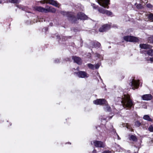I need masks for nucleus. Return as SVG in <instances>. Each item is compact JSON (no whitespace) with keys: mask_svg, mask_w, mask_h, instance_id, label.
<instances>
[{"mask_svg":"<svg viewBox=\"0 0 153 153\" xmlns=\"http://www.w3.org/2000/svg\"><path fill=\"white\" fill-rule=\"evenodd\" d=\"M149 130L151 131H153V126L152 125L150 126L149 128Z\"/></svg>","mask_w":153,"mask_h":153,"instance_id":"c85d7f7f","label":"nucleus"},{"mask_svg":"<svg viewBox=\"0 0 153 153\" xmlns=\"http://www.w3.org/2000/svg\"><path fill=\"white\" fill-rule=\"evenodd\" d=\"M137 7L138 9H141L142 7V6L141 4H138L137 5Z\"/></svg>","mask_w":153,"mask_h":153,"instance_id":"2f4dec72","label":"nucleus"},{"mask_svg":"<svg viewBox=\"0 0 153 153\" xmlns=\"http://www.w3.org/2000/svg\"><path fill=\"white\" fill-rule=\"evenodd\" d=\"M9 2L13 3H17L19 2L20 0H9Z\"/></svg>","mask_w":153,"mask_h":153,"instance_id":"393cba45","label":"nucleus"},{"mask_svg":"<svg viewBox=\"0 0 153 153\" xmlns=\"http://www.w3.org/2000/svg\"><path fill=\"white\" fill-rule=\"evenodd\" d=\"M121 103L124 108H130L133 105V102L130 99V97L129 95H124V97L123 98Z\"/></svg>","mask_w":153,"mask_h":153,"instance_id":"f257e3e1","label":"nucleus"},{"mask_svg":"<svg viewBox=\"0 0 153 153\" xmlns=\"http://www.w3.org/2000/svg\"><path fill=\"white\" fill-rule=\"evenodd\" d=\"M62 13L64 15L68 17H72V19L71 21L73 22H75V20H74V19H75V18L73 16L72 13L63 11L62 12Z\"/></svg>","mask_w":153,"mask_h":153,"instance_id":"f8f14e48","label":"nucleus"},{"mask_svg":"<svg viewBox=\"0 0 153 153\" xmlns=\"http://www.w3.org/2000/svg\"><path fill=\"white\" fill-rule=\"evenodd\" d=\"M117 134V139L118 140H120V138L119 137V136Z\"/></svg>","mask_w":153,"mask_h":153,"instance_id":"58836bf2","label":"nucleus"},{"mask_svg":"<svg viewBox=\"0 0 153 153\" xmlns=\"http://www.w3.org/2000/svg\"><path fill=\"white\" fill-rule=\"evenodd\" d=\"M2 2V1H0V4Z\"/></svg>","mask_w":153,"mask_h":153,"instance_id":"a19ab883","label":"nucleus"},{"mask_svg":"<svg viewBox=\"0 0 153 153\" xmlns=\"http://www.w3.org/2000/svg\"><path fill=\"white\" fill-rule=\"evenodd\" d=\"M143 118L144 119L149 121H152L153 120L149 116L147 115H145Z\"/></svg>","mask_w":153,"mask_h":153,"instance_id":"f3484780","label":"nucleus"},{"mask_svg":"<svg viewBox=\"0 0 153 153\" xmlns=\"http://www.w3.org/2000/svg\"><path fill=\"white\" fill-rule=\"evenodd\" d=\"M117 147H118V149H119V148L120 149H120H119L118 151L119 152L121 151V148L119 146H118Z\"/></svg>","mask_w":153,"mask_h":153,"instance_id":"e433bc0d","label":"nucleus"},{"mask_svg":"<svg viewBox=\"0 0 153 153\" xmlns=\"http://www.w3.org/2000/svg\"><path fill=\"white\" fill-rule=\"evenodd\" d=\"M140 47L141 49H150L152 47V46L150 45L143 44H140Z\"/></svg>","mask_w":153,"mask_h":153,"instance_id":"2eb2a0df","label":"nucleus"},{"mask_svg":"<svg viewBox=\"0 0 153 153\" xmlns=\"http://www.w3.org/2000/svg\"><path fill=\"white\" fill-rule=\"evenodd\" d=\"M100 64H96L95 66V68L96 69H98L100 67Z\"/></svg>","mask_w":153,"mask_h":153,"instance_id":"473e14b6","label":"nucleus"},{"mask_svg":"<svg viewBox=\"0 0 153 153\" xmlns=\"http://www.w3.org/2000/svg\"><path fill=\"white\" fill-rule=\"evenodd\" d=\"M98 4L104 8H108V5L109 4V0H97Z\"/></svg>","mask_w":153,"mask_h":153,"instance_id":"39448f33","label":"nucleus"},{"mask_svg":"<svg viewBox=\"0 0 153 153\" xmlns=\"http://www.w3.org/2000/svg\"><path fill=\"white\" fill-rule=\"evenodd\" d=\"M59 62V60L58 59H56L54 60V62L55 63H58Z\"/></svg>","mask_w":153,"mask_h":153,"instance_id":"72a5a7b5","label":"nucleus"},{"mask_svg":"<svg viewBox=\"0 0 153 153\" xmlns=\"http://www.w3.org/2000/svg\"><path fill=\"white\" fill-rule=\"evenodd\" d=\"M152 96L150 94L143 95L142 96V98L144 100L148 101L152 99Z\"/></svg>","mask_w":153,"mask_h":153,"instance_id":"ddd939ff","label":"nucleus"},{"mask_svg":"<svg viewBox=\"0 0 153 153\" xmlns=\"http://www.w3.org/2000/svg\"><path fill=\"white\" fill-rule=\"evenodd\" d=\"M96 153V151L95 150H94L93 151V153Z\"/></svg>","mask_w":153,"mask_h":153,"instance_id":"ea45409f","label":"nucleus"},{"mask_svg":"<svg viewBox=\"0 0 153 153\" xmlns=\"http://www.w3.org/2000/svg\"><path fill=\"white\" fill-rule=\"evenodd\" d=\"M110 27V26L108 25H104L99 28V31L100 32H104L109 29Z\"/></svg>","mask_w":153,"mask_h":153,"instance_id":"9b49d317","label":"nucleus"},{"mask_svg":"<svg viewBox=\"0 0 153 153\" xmlns=\"http://www.w3.org/2000/svg\"><path fill=\"white\" fill-rule=\"evenodd\" d=\"M134 153H137V152H135Z\"/></svg>","mask_w":153,"mask_h":153,"instance_id":"37998d69","label":"nucleus"},{"mask_svg":"<svg viewBox=\"0 0 153 153\" xmlns=\"http://www.w3.org/2000/svg\"><path fill=\"white\" fill-rule=\"evenodd\" d=\"M146 6L149 8H151L152 7V6L150 4H147L146 5Z\"/></svg>","mask_w":153,"mask_h":153,"instance_id":"c9c22d12","label":"nucleus"},{"mask_svg":"<svg viewBox=\"0 0 153 153\" xmlns=\"http://www.w3.org/2000/svg\"><path fill=\"white\" fill-rule=\"evenodd\" d=\"M51 7H48L46 6V8H45V13H47L48 12H50V11Z\"/></svg>","mask_w":153,"mask_h":153,"instance_id":"aec40b11","label":"nucleus"},{"mask_svg":"<svg viewBox=\"0 0 153 153\" xmlns=\"http://www.w3.org/2000/svg\"><path fill=\"white\" fill-rule=\"evenodd\" d=\"M105 106L104 107V108L105 110L106 111H109L110 110V107L108 105V103L106 104H104Z\"/></svg>","mask_w":153,"mask_h":153,"instance_id":"6ab92c4d","label":"nucleus"},{"mask_svg":"<svg viewBox=\"0 0 153 153\" xmlns=\"http://www.w3.org/2000/svg\"><path fill=\"white\" fill-rule=\"evenodd\" d=\"M93 102L94 104L96 105H102L107 104V101L103 99H97L96 100H94Z\"/></svg>","mask_w":153,"mask_h":153,"instance_id":"6e6552de","label":"nucleus"},{"mask_svg":"<svg viewBox=\"0 0 153 153\" xmlns=\"http://www.w3.org/2000/svg\"><path fill=\"white\" fill-rule=\"evenodd\" d=\"M50 24L51 25V26H52V23H50Z\"/></svg>","mask_w":153,"mask_h":153,"instance_id":"79ce46f5","label":"nucleus"},{"mask_svg":"<svg viewBox=\"0 0 153 153\" xmlns=\"http://www.w3.org/2000/svg\"><path fill=\"white\" fill-rule=\"evenodd\" d=\"M147 61L149 60L151 61V63H152L153 62V57L150 58L149 60L147 59Z\"/></svg>","mask_w":153,"mask_h":153,"instance_id":"f704fd0d","label":"nucleus"},{"mask_svg":"<svg viewBox=\"0 0 153 153\" xmlns=\"http://www.w3.org/2000/svg\"><path fill=\"white\" fill-rule=\"evenodd\" d=\"M98 11L102 14H105L108 16H113L112 13L109 10H105L102 8H99Z\"/></svg>","mask_w":153,"mask_h":153,"instance_id":"1a4fd4ad","label":"nucleus"},{"mask_svg":"<svg viewBox=\"0 0 153 153\" xmlns=\"http://www.w3.org/2000/svg\"><path fill=\"white\" fill-rule=\"evenodd\" d=\"M130 85L132 87V89L134 90L137 88L139 85V81L132 79L130 83Z\"/></svg>","mask_w":153,"mask_h":153,"instance_id":"0eeeda50","label":"nucleus"},{"mask_svg":"<svg viewBox=\"0 0 153 153\" xmlns=\"http://www.w3.org/2000/svg\"><path fill=\"white\" fill-rule=\"evenodd\" d=\"M148 41L149 42L153 43V36L149 38Z\"/></svg>","mask_w":153,"mask_h":153,"instance_id":"bb28decb","label":"nucleus"},{"mask_svg":"<svg viewBox=\"0 0 153 153\" xmlns=\"http://www.w3.org/2000/svg\"><path fill=\"white\" fill-rule=\"evenodd\" d=\"M88 66L89 68L93 70L94 69V65L91 64H88Z\"/></svg>","mask_w":153,"mask_h":153,"instance_id":"a878e982","label":"nucleus"},{"mask_svg":"<svg viewBox=\"0 0 153 153\" xmlns=\"http://www.w3.org/2000/svg\"><path fill=\"white\" fill-rule=\"evenodd\" d=\"M102 153H112V152L109 150H106L103 151Z\"/></svg>","mask_w":153,"mask_h":153,"instance_id":"7c9ffc66","label":"nucleus"},{"mask_svg":"<svg viewBox=\"0 0 153 153\" xmlns=\"http://www.w3.org/2000/svg\"><path fill=\"white\" fill-rule=\"evenodd\" d=\"M149 19L151 21V22H153V14L151 13L148 16Z\"/></svg>","mask_w":153,"mask_h":153,"instance_id":"5701e85b","label":"nucleus"},{"mask_svg":"<svg viewBox=\"0 0 153 153\" xmlns=\"http://www.w3.org/2000/svg\"><path fill=\"white\" fill-rule=\"evenodd\" d=\"M74 74L79 78H85L89 76V75L84 71H79L78 72H75Z\"/></svg>","mask_w":153,"mask_h":153,"instance_id":"20e7f679","label":"nucleus"},{"mask_svg":"<svg viewBox=\"0 0 153 153\" xmlns=\"http://www.w3.org/2000/svg\"><path fill=\"white\" fill-rule=\"evenodd\" d=\"M93 43H94V47H100V44L98 42L92 43V44Z\"/></svg>","mask_w":153,"mask_h":153,"instance_id":"4be33fe9","label":"nucleus"},{"mask_svg":"<svg viewBox=\"0 0 153 153\" xmlns=\"http://www.w3.org/2000/svg\"><path fill=\"white\" fill-rule=\"evenodd\" d=\"M34 9L39 12L45 13V8L41 6H36L34 8Z\"/></svg>","mask_w":153,"mask_h":153,"instance_id":"dca6fc26","label":"nucleus"},{"mask_svg":"<svg viewBox=\"0 0 153 153\" xmlns=\"http://www.w3.org/2000/svg\"><path fill=\"white\" fill-rule=\"evenodd\" d=\"M123 39L125 41L129 42H137L139 40L137 38L131 36H126L123 37Z\"/></svg>","mask_w":153,"mask_h":153,"instance_id":"7ed1b4c3","label":"nucleus"},{"mask_svg":"<svg viewBox=\"0 0 153 153\" xmlns=\"http://www.w3.org/2000/svg\"><path fill=\"white\" fill-rule=\"evenodd\" d=\"M140 125H141L142 126V125H141V123H140L139 121H136L135 122V126H136L137 127H139Z\"/></svg>","mask_w":153,"mask_h":153,"instance_id":"b1692460","label":"nucleus"},{"mask_svg":"<svg viewBox=\"0 0 153 153\" xmlns=\"http://www.w3.org/2000/svg\"><path fill=\"white\" fill-rule=\"evenodd\" d=\"M95 56L97 57L100 58V59H102L103 58V57L102 56H101L99 54L97 53H96L95 54Z\"/></svg>","mask_w":153,"mask_h":153,"instance_id":"c756f323","label":"nucleus"},{"mask_svg":"<svg viewBox=\"0 0 153 153\" xmlns=\"http://www.w3.org/2000/svg\"><path fill=\"white\" fill-rule=\"evenodd\" d=\"M72 59L74 61L79 65L81 64L82 63V60L81 59L76 56H73L72 57Z\"/></svg>","mask_w":153,"mask_h":153,"instance_id":"4468645a","label":"nucleus"},{"mask_svg":"<svg viewBox=\"0 0 153 153\" xmlns=\"http://www.w3.org/2000/svg\"><path fill=\"white\" fill-rule=\"evenodd\" d=\"M56 11V10L55 8L51 7L50 12L55 13Z\"/></svg>","mask_w":153,"mask_h":153,"instance_id":"cd10ccee","label":"nucleus"},{"mask_svg":"<svg viewBox=\"0 0 153 153\" xmlns=\"http://www.w3.org/2000/svg\"><path fill=\"white\" fill-rule=\"evenodd\" d=\"M92 6H93V7L94 9L96 8V7L95 6V5L94 4H92Z\"/></svg>","mask_w":153,"mask_h":153,"instance_id":"4c0bfd02","label":"nucleus"},{"mask_svg":"<svg viewBox=\"0 0 153 153\" xmlns=\"http://www.w3.org/2000/svg\"><path fill=\"white\" fill-rule=\"evenodd\" d=\"M129 139L135 141H137V138L136 137L133 135H131Z\"/></svg>","mask_w":153,"mask_h":153,"instance_id":"412c9836","label":"nucleus"},{"mask_svg":"<svg viewBox=\"0 0 153 153\" xmlns=\"http://www.w3.org/2000/svg\"><path fill=\"white\" fill-rule=\"evenodd\" d=\"M93 143L94 146L97 147L104 148L105 146V143L103 142L94 140Z\"/></svg>","mask_w":153,"mask_h":153,"instance_id":"423d86ee","label":"nucleus"},{"mask_svg":"<svg viewBox=\"0 0 153 153\" xmlns=\"http://www.w3.org/2000/svg\"><path fill=\"white\" fill-rule=\"evenodd\" d=\"M40 3L42 4H49L58 7H59L60 6L59 4L56 1L53 0H44L41 1Z\"/></svg>","mask_w":153,"mask_h":153,"instance_id":"f03ea898","label":"nucleus"},{"mask_svg":"<svg viewBox=\"0 0 153 153\" xmlns=\"http://www.w3.org/2000/svg\"><path fill=\"white\" fill-rule=\"evenodd\" d=\"M77 18L81 20H85L87 19V16L84 13L80 12L77 14Z\"/></svg>","mask_w":153,"mask_h":153,"instance_id":"9d476101","label":"nucleus"},{"mask_svg":"<svg viewBox=\"0 0 153 153\" xmlns=\"http://www.w3.org/2000/svg\"><path fill=\"white\" fill-rule=\"evenodd\" d=\"M146 53L149 56H153V49H150L146 51Z\"/></svg>","mask_w":153,"mask_h":153,"instance_id":"a211bd4d","label":"nucleus"}]
</instances>
